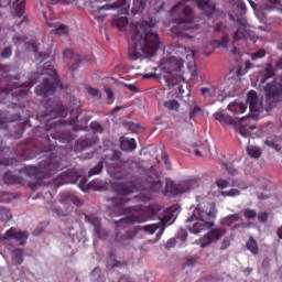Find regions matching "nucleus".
Instances as JSON below:
<instances>
[{
	"mask_svg": "<svg viewBox=\"0 0 282 282\" xmlns=\"http://www.w3.org/2000/svg\"><path fill=\"white\" fill-rule=\"evenodd\" d=\"M121 158L122 152L118 150H113L110 154H106L101 161L88 172V177L100 175V173H102V166L106 164L110 177H113L115 180H123L124 182L113 183L112 188L118 196L107 198V202H111L116 210H120V213L128 215L124 218L115 221V226L117 228H127V226H131V224H144L145 221H149V219H159V224L145 225L139 227V230H144L150 235H155V231L159 230L156 238L160 239V237L164 235L166 225H171L170 221L174 217L173 207L167 208L163 214L162 206L158 204H152L147 207L137 205L122 209V206L129 202V197L127 196L131 195L134 188H138L139 178L133 174L131 163L120 161Z\"/></svg>",
	"mask_w": 282,
	"mask_h": 282,
	"instance_id": "obj_1",
	"label": "nucleus"
},
{
	"mask_svg": "<svg viewBox=\"0 0 282 282\" xmlns=\"http://www.w3.org/2000/svg\"><path fill=\"white\" fill-rule=\"evenodd\" d=\"M45 109L46 113H44V118H47V116L54 117L46 119L44 128L37 127L35 129V135L40 137V151H54L58 147V143H56L57 140L62 144L74 142V134L70 131H63V127H73V131H76L78 110H72L68 115L69 117L63 119L67 115V107L61 100H48L45 104Z\"/></svg>",
	"mask_w": 282,
	"mask_h": 282,
	"instance_id": "obj_2",
	"label": "nucleus"
},
{
	"mask_svg": "<svg viewBox=\"0 0 282 282\" xmlns=\"http://www.w3.org/2000/svg\"><path fill=\"white\" fill-rule=\"evenodd\" d=\"M257 83L263 86L265 97L263 101H259V95L254 90H250L247 95V104L250 111H272L274 107L282 102V75L274 77L272 65L260 70L257 77Z\"/></svg>",
	"mask_w": 282,
	"mask_h": 282,
	"instance_id": "obj_3",
	"label": "nucleus"
},
{
	"mask_svg": "<svg viewBox=\"0 0 282 282\" xmlns=\"http://www.w3.org/2000/svg\"><path fill=\"white\" fill-rule=\"evenodd\" d=\"M155 22H137L131 25V39L133 46L128 50V58L130 61H139L148 56H155V52L160 50V35L153 32Z\"/></svg>",
	"mask_w": 282,
	"mask_h": 282,
	"instance_id": "obj_4",
	"label": "nucleus"
},
{
	"mask_svg": "<svg viewBox=\"0 0 282 282\" xmlns=\"http://www.w3.org/2000/svg\"><path fill=\"white\" fill-rule=\"evenodd\" d=\"M63 162V156L56 152L51 153V155L44 161L36 165H26L20 173H24L26 177H33L34 180H47L55 175L57 171H61V163Z\"/></svg>",
	"mask_w": 282,
	"mask_h": 282,
	"instance_id": "obj_5",
	"label": "nucleus"
},
{
	"mask_svg": "<svg viewBox=\"0 0 282 282\" xmlns=\"http://www.w3.org/2000/svg\"><path fill=\"white\" fill-rule=\"evenodd\" d=\"M39 73H33L31 76V83L25 86H19L14 80H19V77H11L7 80L8 87L0 89V105H8V102H12L15 105L19 100H23V98H28V94H30V89L39 83L36 78H40Z\"/></svg>",
	"mask_w": 282,
	"mask_h": 282,
	"instance_id": "obj_6",
	"label": "nucleus"
},
{
	"mask_svg": "<svg viewBox=\"0 0 282 282\" xmlns=\"http://www.w3.org/2000/svg\"><path fill=\"white\" fill-rule=\"evenodd\" d=\"M181 9V17L175 20L176 25L172 28L171 32L173 36L178 39H194L195 36L191 35L193 23H195V15L193 14V9L191 7H182V3H178L173 7V10Z\"/></svg>",
	"mask_w": 282,
	"mask_h": 282,
	"instance_id": "obj_7",
	"label": "nucleus"
},
{
	"mask_svg": "<svg viewBox=\"0 0 282 282\" xmlns=\"http://www.w3.org/2000/svg\"><path fill=\"white\" fill-rule=\"evenodd\" d=\"M41 76H48V78H43V82L35 88V94L37 96H53L56 89H63V84L58 79V73L54 69V66L45 64L42 68Z\"/></svg>",
	"mask_w": 282,
	"mask_h": 282,
	"instance_id": "obj_8",
	"label": "nucleus"
},
{
	"mask_svg": "<svg viewBox=\"0 0 282 282\" xmlns=\"http://www.w3.org/2000/svg\"><path fill=\"white\" fill-rule=\"evenodd\" d=\"M215 212H204L199 208L194 209L193 215L186 219V228L193 235H199L202 230H210L215 226Z\"/></svg>",
	"mask_w": 282,
	"mask_h": 282,
	"instance_id": "obj_9",
	"label": "nucleus"
},
{
	"mask_svg": "<svg viewBox=\"0 0 282 282\" xmlns=\"http://www.w3.org/2000/svg\"><path fill=\"white\" fill-rule=\"evenodd\" d=\"M182 67H184V59L182 57H167L162 59L160 69V78H163L164 83L167 87H175L177 85L178 79L173 75V72H182Z\"/></svg>",
	"mask_w": 282,
	"mask_h": 282,
	"instance_id": "obj_10",
	"label": "nucleus"
},
{
	"mask_svg": "<svg viewBox=\"0 0 282 282\" xmlns=\"http://www.w3.org/2000/svg\"><path fill=\"white\" fill-rule=\"evenodd\" d=\"M213 118L223 126L229 124L230 127H235L237 133H240L242 138H250V131H254V129H257V127L247 122V120H250V117H243L239 121H236L229 115H226L224 112H215L213 115Z\"/></svg>",
	"mask_w": 282,
	"mask_h": 282,
	"instance_id": "obj_11",
	"label": "nucleus"
},
{
	"mask_svg": "<svg viewBox=\"0 0 282 282\" xmlns=\"http://www.w3.org/2000/svg\"><path fill=\"white\" fill-rule=\"evenodd\" d=\"M7 129L9 131V135L14 138V140H19V138H23V133L25 131V120L21 115H9L7 117Z\"/></svg>",
	"mask_w": 282,
	"mask_h": 282,
	"instance_id": "obj_12",
	"label": "nucleus"
},
{
	"mask_svg": "<svg viewBox=\"0 0 282 282\" xmlns=\"http://www.w3.org/2000/svg\"><path fill=\"white\" fill-rule=\"evenodd\" d=\"M80 218L93 227V232L97 239H107V237H109V231L102 228V223H100V218H98V216L94 214L87 215L82 213Z\"/></svg>",
	"mask_w": 282,
	"mask_h": 282,
	"instance_id": "obj_13",
	"label": "nucleus"
},
{
	"mask_svg": "<svg viewBox=\"0 0 282 282\" xmlns=\"http://www.w3.org/2000/svg\"><path fill=\"white\" fill-rule=\"evenodd\" d=\"M197 183L195 181H185L181 184H175L172 181H166L165 193H171L175 197L177 195H182V193H188V191H193Z\"/></svg>",
	"mask_w": 282,
	"mask_h": 282,
	"instance_id": "obj_14",
	"label": "nucleus"
},
{
	"mask_svg": "<svg viewBox=\"0 0 282 282\" xmlns=\"http://www.w3.org/2000/svg\"><path fill=\"white\" fill-rule=\"evenodd\" d=\"M164 186V183L160 180V174L150 172L145 178L143 188L151 191L152 193H160Z\"/></svg>",
	"mask_w": 282,
	"mask_h": 282,
	"instance_id": "obj_15",
	"label": "nucleus"
},
{
	"mask_svg": "<svg viewBox=\"0 0 282 282\" xmlns=\"http://www.w3.org/2000/svg\"><path fill=\"white\" fill-rule=\"evenodd\" d=\"M134 237H135L134 230H128L124 232L119 231L115 236L112 246H116V248H124V246H129V242L133 241Z\"/></svg>",
	"mask_w": 282,
	"mask_h": 282,
	"instance_id": "obj_16",
	"label": "nucleus"
},
{
	"mask_svg": "<svg viewBox=\"0 0 282 282\" xmlns=\"http://www.w3.org/2000/svg\"><path fill=\"white\" fill-rule=\"evenodd\" d=\"M63 58L65 59L66 63L68 61V65H70V69L73 72H76L78 69V65L83 63V58L80 57V54L69 48H66L63 52Z\"/></svg>",
	"mask_w": 282,
	"mask_h": 282,
	"instance_id": "obj_17",
	"label": "nucleus"
},
{
	"mask_svg": "<svg viewBox=\"0 0 282 282\" xmlns=\"http://www.w3.org/2000/svg\"><path fill=\"white\" fill-rule=\"evenodd\" d=\"M29 234L28 231H21L14 227L8 229L3 236V239H15L19 246H25V241H28Z\"/></svg>",
	"mask_w": 282,
	"mask_h": 282,
	"instance_id": "obj_18",
	"label": "nucleus"
},
{
	"mask_svg": "<svg viewBox=\"0 0 282 282\" xmlns=\"http://www.w3.org/2000/svg\"><path fill=\"white\" fill-rule=\"evenodd\" d=\"M78 180H80V174H78V172H76V170L72 169L68 170L64 173H62L55 181V184H58V182H61L59 186H62V184H76V182H78Z\"/></svg>",
	"mask_w": 282,
	"mask_h": 282,
	"instance_id": "obj_19",
	"label": "nucleus"
},
{
	"mask_svg": "<svg viewBox=\"0 0 282 282\" xmlns=\"http://www.w3.org/2000/svg\"><path fill=\"white\" fill-rule=\"evenodd\" d=\"M124 6H127V0H118L113 4L101 6L94 13L95 14V19L97 21H105V19L107 18V14H100V12H102V10H105V11H107V10H118V8H124Z\"/></svg>",
	"mask_w": 282,
	"mask_h": 282,
	"instance_id": "obj_20",
	"label": "nucleus"
},
{
	"mask_svg": "<svg viewBox=\"0 0 282 282\" xmlns=\"http://www.w3.org/2000/svg\"><path fill=\"white\" fill-rule=\"evenodd\" d=\"M116 249H111L109 251V258L107 259V268L108 270H113V268H127V261H118L113 257H116Z\"/></svg>",
	"mask_w": 282,
	"mask_h": 282,
	"instance_id": "obj_21",
	"label": "nucleus"
},
{
	"mask_svg": "<svg viewBox=\"0 0 282 282\" xmlns=\"http://www.w3.org/2000/svg\"><path fill=\"white\" fill-rule=\"evenodd\" d=\"M246 39V25H240L234 33L231 54H237V42Z\"/></svg>",
	"mask_w": 282,
	"mask_h": 282,
	"instance_id": "obj_22",
	"label": "nucleus"
},
{
	"mask_svg": "<svg viewBox=\"0 0 282 282\" xmlns=\"http://www.w3.org/2000/svg\"><path fill=\"white\" fill-rule=\"evenodd\" d=\"M197 3V7L203 10L206 17H213L215 13V4L210 0H194Z\"/></svg>",
	"mask_w": 282,
	"mask_h": 282,
	"instance_id": "obj_23",
	"label": "nucleus"
},
{
	"mask_svg": "<svg viewBox=\"0 0 282 282\" xmlns=\"http://www.w3.org/2000/svg\"><path fill=\"white\" fill-rule=\"evenodd\" d=\"M46 25L48 28H54L53 33H55L56 36H67V34H69V29L65 24L46 21Z\"/></svg>",
	"mask_w": 282,
	"mask_h": 282,
	"instance_id": "obj_24",
	"label": "nucleus"
},
{
	"mask_svg": "<svg viewBox=\"0 0 282 282\" xmlns=\"http://www.w3.org/2000/svg\"><path fill=\"white\" fill-rule=\"evenodd\" d=\"M227 109L231 111V113H234L235 116H239L241 113H246L248 107L245 106L243 102L235 100L234 102L228 105Z\"/></svg>",
	"mask_w": 282,
	"mask_h": 282,
	"instance_id": "obj_25",
	"label": "nucleus"
},
{
	"mask_svg": "<svg viewBox=\"0 0 282 282\" xmlns=\"http://www.w3.org/2000/svg\"><path fill=\"white\" fill-rule=\"evenodd\" d=\"M137 147H138V143L135 142V139L123 138L120 141V149L122 151H126L127 153H131V151H135Z\"/></svg>",
	"mask_w": 282,
	"mask_h": 282,
	"instance_id": "obj_26",
	"label": "nucleus"
},
{
	"mask_svg": "<svg viewBox=\"0 0 282 282\" xmlns=\"http://www.w3.org/2000/svg\"><path fill=\"white\" fill-rule=\"evenodd\" d=\"M226 232H227L226 228L217 227L208 231L207 235H209L212 241L215 243V241H219L221 237H225Z\"/></svg>",
	"mask_w": 282,
	"mask_h": 282,
	"instance_id": "obj_27",
	"label": "nucleus"
},
{
	"mask_svg": "<svg viewBox=\"0 0 282 282\" xmlns=\"http://www.w3.org/2000/svg\"><path fill=\"white\" fill-rule=\"evenodd\" d=\"M129 25V18L117 17L112 20V26L117 28L119 32H124V29Z\"/></svg>",
	"mask_w": 282,
	"mask_h": 282,
	"instance_id": "obj_28",
	"label": "nucleus"
},
{
	"mask_svg": "<svg viewBox=\"0 0 282 282\" xmlns=\"http://www.w3.org/2000/svg\"><path fill=\"white\" fill-rule=\"evenodd\" d=\"M147 3L149 0H133L132 2V12L133 14H142L147 9Z\"/></svg>",
	"mask_w": 282,
	"mask_h": 282,
	"instance_id": "obj_29",
	"label": "nucleus"
},
{
	"mask_svg": "<svg viewBox=\"0 0 282 282\" xmlns=\"http://www.w3.org/2000/svg\"><path fill=\"white\" fill-rule=\"evenodd\" d=\"M12 209L4 207V206H0V221L2 224H8V221L12 220Z\"/></svg>",
	"mask_w": 282,
	"mask_h": 282,
	"instance_id": "obj_30",
	"label": "nucleus"
},
{
	"mask_svg": "<svg viewBox=\"0 0 282 282\" xmlns=\"http://www.w3.org/2000/svg\"><path fill=\"white\" fill-rule=\"evenodd\" d=\"M203 98H215L217 96V88L215 86H207L200 88Z\"/></svg>",
	"mask_w": 282,
	"mask_h": 282,
	"instance_id": "obj_31",
	"label": "nucleus"
},
{
	"mask_svg": "<svg viewBox=\"0 0 282 282\" xmlns=\"http://www.w3.org/2000/svg\"><path fill=\"white\" fill-rule=\"evenodd\" d=\"M62 202H72L75 206H83V200L73 193H67L62 197Z\"/></svg>",
	"mask_w": 282,
	"mask_h": 282,
	"instance_id": "obj_32",
	"label": "nucleus"
},
{
	"mask_svg": "<svg viewBox=\"0 0 282 282\" xmlns=\"http://www.w3.org/2000/svg\"><path fill=\"white\" fill-rule=\"evenodd\" d=\"M4 183L9 185L21 184V177L14 175L12 172H7L3 176Z\"/></svg>",
	"mask_w": 282,
	"mask_h": 282,
	"instance_id": "obj_33",
	"label": "nucleus"
},
{
	"mask_svg": "<svg viewBox=\"0 0 282 282\" xmlns=\"http://www.w3.org/2000/svg\"><path fill=\"white\" fill-rule=\"evenodd\" d=\"M15 17L21 19L25 14V0H15Z\"/></svg>",
	"mask_w": 282,
	"mask_h": 282,
	"instance_id": "obj_34",
	"label": "nucleus"
},
{
	"mask_svg": "<svg viewBox=\"0 0 282 282\" xmlns=\"http://www.w3.org/2000/svg\"><path fill=\"white\" fill-rule=\"evenodd\" d=\"M239 214L229 215L220 220L221 226H231L235 221H239Z\"/></svg>",
	"mask_w": 282,
	"mask_h": 282,
	"instance_id": "obj_35",
	"label": "nucleus"
},
{
	"mask_svg": "<svg viewBox=\"0 0 282 282\" xmlns=\"http://www.w3.org/2000/svg\"><path fill=\"white\" fill-rule=\"evenodd\" d=\"M11 254L13 263H17V265L23 263V249H14Z\"/></svg>",
	"mask_w": 282,
	"mask_h": 282,
	"instance_id": "obj_36",
	"label": "nucleus"
},
{
	"mask_svg": "<svg viewBox=\"0 0 282 282\" xmlns=\"http://www.w3.org/2000/svg\"><path fill=\"white\" fill-rule=\"evenodd\" d=\"M246 246L252 254H259V245L257 243V240H254V238L250 237Z\"/></svg>",
	"mask_w": 282,
	"mask_h": 282,
	"instance_id": "obj_37",
	"label": "nucleus"
},
{
	"mask_svg": "<svg viewBox=\"0 0 282 282\" xmlns=\"http://www.w3.org/2000/svg\"><path fill=\"white\" fill-rule=\"evenodd\" d=\"M163 107H165V109H169L170 111H178L180 102L175 99H171V100L164 101Z\"/></svg>",
	"mask_w": 282,
	"mask_h": 282,
	"instance_id": "obj_38",
	"label": "nucleus"
},
{
	"mask_svg": "<svg viewBox=\"0 0 282 282\" xmlns=\"http://www.w3.org/2000/svg\"><path fill=\"white\" fill-rule=\"evenodd\" d=\"M264 144L267 147H270V149H274L275 151H281V147L279 143H276V138L275 137H269L265 141Z\"/></svg>",
	"mask_w": 282,
	"mask_h": 282,
	"instance_id": "obj_39",
	"label": "nucleus"
},
{
	"mask_svg": "<svg viewBox=\"0 0 282 282\" xmlns=\"http://www.w3.org/2000/svg\"><path fill=\"white\" fill-rule=\"evenodd\" d=\"M247 153L248 155H250V158H261V149L254 147V145H250L247 148Z\"/></svg>",
	"mask_w": 282,
	"mask_h": 282,
	"instance_id": "obj_40",
	"label": "nucleus"
},
{
	"mask_svg": "<svg viewBox=\"0 0 282 282\" xmlns=\"http://www.w3.org/2000/svg\"><path fill=\"white\" fill-rule=\"evenodd\" d=\"M200 248H208V246L213 245V239L210 238L209 234H206L198 240Z\"/></svg>",
	"mask_w": 282,
	"mask_h": 282,
	"instance_id": "obj_41",
	"label": "nucleus"
},
{
	"mask_svg": "<svg viewBox=\"0 0 282 282\" xmlns=\"http://www.w3.org/2000/svg\"><path fill=\"white\" fill-rule=\"evenodd\" d=\"M221 197H239L241 195V192L237 188H231L229 191H223L220 192Z\"/></svg>",
	"mask_w": 282,
	"mask_h": 282,
	"instance_id": "obj_42",
	"label": "nucleus"
},
{
	"mask_svg": "<svg viewBox=\"0 0 282 282\" xmlns=\"http://www.w3.org/2000/svg\"><path fill=\"white\" fill-rule=\"evenodd\" d=\"M243 217L245 219H257V210L251 208H246L243 210Z\"/></svg>",
	"mask_w": 282,
	"mask_h": 282,
	"instance_id": "obj_43",
	"label": "nucleus"
},
{
	"mask_svg": "<svg viewBox=\"0 0 282 282\" xmlns=\"http://www.w3.org/2000/svg\"><path fill=\"white\" fill-rule=\"evenodd\" d=\"M84 147H94V144H97L98 142V137H96L95 134L90 135V137H87L85 140H84Z\"/></svg>",
	"mask_w": 282,
	"mask_h": 282,
	"instance_id": "obj_44",
	"label": "nucleus"
},
{
	"mask_svg": "<svg viewBox=\"0 0 282 282\" xmlns=\"http://www.w3.org/2000/svg\"><path fill=\"white\" fill-rule=\"evenodd\" d=\"M259 58H265V50L261 48L251 54V61H259Z\"/></svg>",
	"mask_w": 282,
	"mask_h": 282,
	"instance_id": "obj_45",
	"label": "nucleus"
},
{
	"mask_svg": "<svg viewBox=\"0 0 282 282\" xmlns=\"http://www.w3.org/2000/svg\"><path fill=\"white\" fill-rule=\"evenodd\" d=\"M90 128L93 129V131H95V133H102V131H105V128L102 127V124L93 121L90 123Z\"/></svg>",
	"mask_w": 282,
	"mask_h": 282,
	"instance_id": "obj_46",
	"label": "nucleus"
},
{
	"mask_svg": "<svg viewBox=\"0 0 282 282\" xmlns=\"http://www.w3.org/2000/svg\"><path fill=\"white\" fill-rule=\"evenodd\" d=\"M224 166L229 175H237V169L231 163H225Z\"/></svg>",
	"mask_w": 282,
	"mask_h": 282,
	"instance_id": "obj_47",
	"label": "nucleus"
},
{
	"mask_svg": "<svg viewBox=\"0 0 282 282\" xmlns=\"http://www.w3.org/2000/svg\"><path fill=\"white\" fill-rule=\"evenodd\" d=\"M269 217H270V214H268V212H261L258 214V220L260 221V224H265Z\"/></svg>",
	"mask_w": 282,
	"mask_h": 282,
	"instance_id": "obj_48",
	"label": "nucleus"
},
{
	"mask_svg": "<svg viewBox=\"0 0 282 282\" xmlns=\"http://www.w3.org/2000/svg\"><path fill=\"white\" fill-rule=\"evenodd\" d=\"M229 184H230V182H228L224 178H219V180L216 181V186L218 188H228Z\"/></svg>",
	"mask_w": 282,
	"mask_h": 282,
	"instance_id": "obj_49",
	"label": "nucleus"
},
{
	"mask_svg": "<svg viewBox=\"0 0 282 282\" xmlns=\"http://www.w3.org/2000/svg\"><path fill=\"white\" fill-rule=\"evenodd\" d=\"M12 56V47L7 46L3 48V51L1 52V57L2 58H10Z\"/></svg>",
	"mask_w": 282,
	"mask_h": 282,
	"instance_id": "obj_50",
	"label": "nucleus"
},
{
	"mask_svg": "<svg viewBox=\"0 0 282 282\" xmlns=\"http://www.w3.org/2000/svg\"><path fill=\"white\" fill-rule=\"evenodd\" d=\"M88 94L94 98H100V90L98 88L88 87Z\"/></svg>",
	"mask_w": 282,
	"mask_h": 282,
	"instance_id": "obj_51",
	"label": "nucleus"
},
{
	"mask_svg": "<svg viewBox=\"0 0 282 282\" xmlns=\"http://www.w3.org/2000/svg\"><path fill=\"white\" fill-rule=\"evenodd\" d=\"M78 186H79L80 191H83L84 193L89 191V185H87V180H85V178L80 180Z\"/></svg>",
	"mask_w": 282,
	"mask_h": 282,
	"instance_id": "obj_52",
	"label": "nucleus"
},
{
	"mask_svg": "<svg viewBox=\"0 0 282 282\" xmlns=\"http://www.w3.org/2000/svg\"><path fill=\"white\" fill-rule=\"evenodd\" d=\"M143 78H156L158 80H164V77H160V73H148L143 75Z\"/></svg>",
	"mask_w": 282,
	"mask_h": 282,
	"instance_id": "obj_53",
	"label": "nucleus"
},
{
	"mask_svg": "<svg viewBox=\"0 0 282 282\" xmlns=\"http://www.w3.org/2000/svg\"><path fill=\"white\" fill-rule=\"evenodd\" d=\"M197 113H202V108L199 106H194L193 110L189 112V118H195Z\"/></svg>",
	"mask_w": 282,
	"mask_h": 282,
	"instance_id": "obj_54",
	"label": "nucleus"
},
{
	"mask_svg": "<svg viewBox=\"0 0 282 282\" xmlns=\"http://www.w3.org/2000/svg\"><path fill=\"white\" fill-rule=\"evenodd\" d=\"M45 232V227L40 225L36 229H34L33 235L34 237H39V235H43Z\"/></svg>",
	"mask_w": 282,
	"mask_h": 282,
	"instance_id": "obj_55",
	"label": "nucleus"
},
{
	"mask_svg": "<svg viewBox=\"0 0 282 282\" xmlns=\"http://www.w3.org/2000/svg\"><path fill=\"white\" fill-rule=\"evenodd\" d=\"M228 43H230V37L228 35H224L220 42V47H228Z\"/></svg>",
	"mask_w": 282,
	"mask_h": 282,
	"instance_id": "obj_56",
	"label": "nucleus"
},
{
	"mask_svg": "<svg viewBox=\"0 0 282 282\" xmlns=\"http://www.w3.org/2000/svg\"><path fill=\"white\" fill-rule=\"evenodd\" d=\"M231 186H237L238 188H242L243 191H246V188H248V185H246V183H241L238 181H234Z\"/></svg>",
	"mask_w": 282,
	"mask_h": 282,
	"instance_id": "obj_57",
	"label": "nucleus"
},
{
	"mask_svg": "<svg viewBox=\"0 0 282 282\" xmlns=\"http://www.w3.org/2000/svg\"><path fill=\"white\" fill-rule=\"evenodd\" d=\"M229 247H230V239L225 238V239L223 240L220 250H226V249H228Z\"/></svg>",
	"mask_w": 282,
	"mask_h": 282,
	"instance_id": "obj_58",
	"label": "nucleus"
},
{
	"mask_svg": "<svg viewBox=\"0 0 282 282\" xmlns=\"http://www.w3.org/2000/svg\"><path fill=\"white\" fill-rule=\"evenodd\" d=\"M105 91L107 94V100H112L113 98V90L109 87L105 88Z\"/></svg>",
	"mask_w": 282,
	"mask_h": 282,
	"instance_id": "obj_59",
	"label": "nucleus"
},
{
	"mask_svg": "<svg viewBox=\"0 0 282 282\" xmlns=\"http://www.w3.org/2000/svg\"><path fill=\"white\" fill-rule=\"evenodd\" d=\"M129 129H130V131L138 133V131H140V126L137 123H129Z\"/></svg>",
	"mask_w": 282,
	"mask_h": 282,
	"instance_id": "obj_60",
	"label": "nucleus"
},
{
	"mask_svg": "<svg viewBox=\"0 0 282 282\" xmlns=\"http://www.w3.org/2000/svg\"><path fill=\"white\" fill-rule=\"evenodd\" d=\"M165 248L166 250H171V248H175V239L167 240V242L165 243Z\"/></svg>",
	"mask_w": 282,
	"mask_h": 282,
	"instance_id": "obj_61",
	"label": "nucleus"
},
{
	"mask_svg": "<svg viewBox=\"0 0 282 282\" xmlns=\"http://www.w3.org/2000/svg\"><path fill=\"white\" fill-rule=\"evenodd\" d=\"M29 186H30L31 191H36V188H39L40 184H39V182H30Z\"/></svg>",
	"mask_w": 282,
	"mask_h": 282,
	"instance_id": "obj_62",
	"label": "nucleus"
},
{
	"mask_svg": "<svg viewBox=\"0 0 282 282\" xmlns=\"http://www.w3.org/2000/svg\"><path fill=\"white\" fill-rule=\"evenodd\" d=\"M127 87L129 88L130 91H133L134 94H138L139 91L138 87L133 84H128Z\"/></svg>",
	"mask_w": 282,
	"mask_h": 282,
	"instance_id": "obj_63",
	"label": "nucleus"
},
{
	"mask_svg": "<svg viewBox=\"0 0 282 282\" xmlns=\"http://www.w3.org/2000/svg\"><path fill=\"white\" fill-rule=\"evenodd\" d=\"M274 69H282V56L275 62Z\"/></svg>",
	"mask_w": 282,
	"mask_h": 282,
	"instance_id": "obj_64",
	"label": "nucleus"
}]
</instances>
